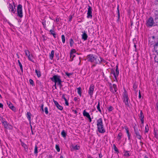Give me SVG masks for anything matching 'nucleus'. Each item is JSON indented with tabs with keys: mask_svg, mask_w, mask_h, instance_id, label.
Masks as SVG:
<instances>
[{
	"mask_svg": "<svg viewBox=\"0 0 158 158\" xmlns=\"http://www.w3.org/2000/svg\"><path fill=\"white\" fill-rule=\"evenodd\" d=\"M87 58L88 61L94 63L96 64H100L102 62H105V60L102 58L100 57L99 59L97 56L93 54L88 55Z\"/></svg>",
	"mask_w": 158,
	"mask_h": 158,
	"instance_id": "1",
	"label": "nucleus"
},
{
	"mask_svg": "<svg viewBox=\"0 0 158 158\" xmlns=\"http://www.w3.org/2000/svg\"><path fill=\"white\" fill-rule=\"evenodd\" d=\"M7 7L9 11L12 14H15L16 12V9L14 2L12 0H9L7 1Z\"/></svg>",
	"mask_w": 158,
	"mask_h": 158,
	"instance_id": "2",
	"label": "nucleus"
},
{
	"mask_svg": "<svg viewBox=\"0 0 158 158\" xmlns=\"http://www.w3.org/2000/svg\"><path fill=\"white\" fill-rule=\"evenodd\" d=\"M110 74L113 75L114 79V81L117 82L118 81L117 77H118L119 74V71L118 69V64H117L116 66V69L115 68L112 69H111Z\"/></svg>",
	"mask_w": 158,
	"mask_h": 158,
	"instance_id": "3",
	"label": "nucleus"
},
{
	"mask_svg": "<svg viewBox=\"0 0 158 158\" xmlns=\"http://www.w3.org/2000/svg\"><path fill=\"white\" fill-rule=\"evenodd\" d=\"M61 77L58 75H55L53 76L52 77L50 78L51 80L53 82H55V83H57V85L60 86V87L62 86L61 83L62 81L60 79Z\"/></svg>",
	"mask_w": 158,
	"mask_h": 158,
	"instance_id": "4",
	"label": "nucleus"
},
{
	"mask_svg": "<svg viewBox=\"0 0 158 158\" xmlns=\"http://www.w3.org/2000/svg\"><path fill=\"white\" fill-rule=\"evenodd\" d=\"M146 26L148 27H152L155 26L154 20L153 18L150 17L146 21Z\"/></svg>",
	"mask_w": 158,
	"mask_h": 158,
	"instance_id": "5",
	"label": "nucleus"
},
{
	"mask_svg": "<svg viewBox=\"0 0 158 158\" xmlns=\"http://www.w3.org/2000/svg\"><path fill=\"white\" fill-rule=\"evenodd\" d=\"M17 15L20 18L23 17L22 6L21 4H19L17 7Z\"/></svg>",
	"mask_w": 158,
	"mask_h": 158,
	"instance_id": "6",
	"label": "nucleus"
},
{
	"mask_svg": "<svg viewBox=\"0 0 158 158\" xmlns=\"http://www.w3.org/2000/svg\"><path fill=\"white\" fill-rule=\"evenodd\" d=\"M92 7L89 6H88L87 17L91 19L92 18Z\"/></svg>",
	"mask_w": 158,
	"mask_h": 158,
	"instance_id": "7",
	"label": "nucleus"
},
{
	"mask_svg": "<svg viewBox=\"0 0 158 158\" xmlns=\"http://www.w3.org/2000/svg\"><path fill=\"white\" fill-rule=\"evenodd\" d=\"M94 88V85L93 84H91L89 88V89L88 91V93L90 96L91 98L92 97L93 95Z\"/></svg>",
	"mask_w": 158,
	"mask_h": 158,
	"instance_id": "8",
	"label": "nucleus"
},
{
	"mask_svg": "<svg viewBox=\"0 0 158 158\" xmlns=\"http://www.w3.org/2000/svg\"><path fill=\"white\" fill-rule=\"evenodd\" d=\"M155 26H158V11H156L154 16Z\"/></svg>",
	"mask_w": 158,
	"mask_h": 158,
	"instance_id": "9",
	"label": "nucleus"
},
{
	"mask_svg": "<svg viewBox=\"0 0 158 158\" xmlns=\"http://www.w3.org/2000/svg\"><path fill=\"white\" fill-rule=\"evenodd\" d=\"M134 130L137 138L139 139H141L142 137L140 134V130H139L135 127H134Z\"/></svg>",
	"mask_w": 158,
	"mask_h": 158,
	"instance_id": "10",
	"label": "nucleus"
},
{
	"mask_svg": "<svg viewBox=\"0 0 158 158\" xmlns=\"http://www.w3.org/2000/svg\"><path fill=\"white\" fill-rule=\"evenodd\" d=\"M97 127L99 133H103L105 132L106 130L104 127L103 125L97 126Z\"/></svg>",
	"mask_w": 158,
	"mask_h": 158,
	"instance_id": "11",
	"label": "nucleus"
},
{
	"mask_svg": "<svg viewBox=\"0 0 158 158\" xmlns=\"http://www.w3.org/2000/svg\"><path fill=\"white\" fill-rule=\"evenodd\" d=\"M3 126L6 130H12L13 128L12 126L7 122L6 123L4 124Z\"/></svg>",
	"mask_w": 158,
	"mask_h": 158,
	"instance_id": "12",
	"label": "nucleus"
},
{
	"mask_svg": "<svg viewBox=\"0 0 158 158\" xmlns=\"http://www.w3.org/2000/svg\"><path fill=\"white\" fill-rule=\"evenodd\" d=\"M7 104L9 108L13 111H15L16 108L10 102H7Z\"/></svg>",
	"mask_w": 158,
	"mask_h": 158,
	"instance_id": "13",
	"label": "nucleus"
},
{
	"mask_svg": "<svg viewBox=\"0 0 158 158\" xmlns=\"http://www.w3.org/2000/svg\"><path fill=\"white\" fill-rule=\"evenodd\" d=\"M97 127L99 126L103 125L102 119L101 118H100L97 120Z\"/></svg>",
	"mask_w": 158,
	"mask_h": 158,
	"instance_id": "14",
	"label": "nucleus"
},
{
	"mask_svg": "<svg viewBox=\"0 0 158 158\" xmlns=\"http://www.w3.org/2000/svg\"><path fill=\"white\" fill-rule=\"evenodd\" d=\"M139 117L140 118V120L142 124H143L144 122V115L143 113L141 110L140 111V113L139 115Z\"/></svg>",
	"mask_w": 158,
	"mask_h": 158,
	"instance_id": "15",
	"label": "nucleus"
},
{
	"mask_svg": "<svg viewBox=\"0 0 158 158\" xmlns=\"http://www.w3.org/2000/svg\"><path fill=\"white\" fill-rule=\"evenodd\" d=\"M82 32L83 34L82 35V38L84 40H87L88 35L85 31Z\"/></svg>",
	"mask_w": 158,
	"mask_h": 158,
	"instance_id": "16",
	"label": "nucleus"
},
{
	"mask_svg": "<svg viewBox=\"0 0 158 158\" xmlns=\"http://www.w3.org/2000/svg\"><path fill=\"white\" fill-rule=\"evenodd\" d=\"M31 114L30 112H27V117L30 122H31Z\"/></svg>",
	"mask_w": 158,
	"mask_h": 158,
	"instance_id": "17",
	"label": "nucleus"
},
{
	"mask_svg": "<svg viewBox=\"0 0 158 158\" xmlns=\"http://www.w3.org/2000/svg\"><path fill=\"white\" fill-rule=\"evenodd\" d=\"M125 129L127 133V137L128 138V139L129 140L130 139V133L128 130V129L127 127H125Z\"/></svg>",
	"mask_w": 158,
	"mask_h": 158,
	"instance_id": "18",
	"label": "nucleus"
},
{
	"mask_svg": "<svg viewBox=\"0 0 158 158\" xmlns=\"http://www.w3.org/2000/svg\"><path fill=\"white\" fill-rule=\"evenodd\" d=\"M83 114L84 116L86 117L87 118L89 117L90 116V115L89 113L86 112L85 110H84L83 111Z\"/></svg>",
	"mask_w": 158,
	"mask_h": 158,
	"instance_id": "19",
	"label": "nucleus"
},
{
	"mask_svg": "<svg viewBox=\"0 0 158 158\" xmlns=\"http://www.w3.org/2000/svg\"><path fill=\"white\" fill-rule=\"evenodd\" d=\"M80 146H78L77 145L72 146V149L73 150H78L80 149Z\"/></svg>",
	"mask_w": 158,
	"mask_h": 158,
	"instance_id": "20",
	"label": "nucleus"
},
{
	"mask_svg": "<svg viewBox=\"0 0 158 158\" xmlns=\"http://www.w3.org/2000/svg\"><path fill=\"white\" fill-rule=\"evenodd\" d=\"M128 98L123 99V101L125 104L127 106H129V105L128 102Z\"/></svg>",
	"mask_w": 158,
	"mask_h": 158,
	"instance_id": "21",
	"label": "nucleus"
},
{
	"mask_svg": "<svg viewBox=\"0 0 158 158\" xmlns=\"http://www.w3.org/2000/svg\"><path fill=\"white\" fill-rule=\"evenodd\" d=\"M50 34L52 35L54 38H55L56 37V34L53 30H50Z\"/></svg>",
	"mask_w": 158,
	"mask_h": 158,
	"instance_id": "22",
	"label": "nucleus"
},
{
	"mask_svg": "<svg viewBox=\"0 0 158 158\" xmlns=\"http://www.w3.org/2000/svg\"><path fill=\"white\" fill-rule=\"evenodd\" d=\"M54 51L52 50L51 52V54L49 55V57L50 59L52 60L53 59L54 55Z\"/></svg>",
	"mask_w": 158,
	"mask_h": 158,
	"instance_id": "23",
	"label": "nucleus"
},
{
	"mask_svg": "<svg viewBox=\"0 0 158 158\" xmlns=\"http://www.w3.org/2000/svg\"><path fill=\"white\" fill-rule=\"evenodd\" d=\"M35 72L36 73L38 77H40L41 76V73L40 71L35 69Z\"/></svg>",
	"mask_w": 158,
	"mask_h": 158,
	"instance_id": "24",
	"label": "nucleus"
},
{
	"mask_svg": "<svg viewBox=\"0 0 158 158\" xmlns=\"http://www.w3.org/2000/svg\"><path fill=\"white\" fill-rule=\"evenodd\" d=\"M76 52V51L74 49H72L71 50V52L70 53V57L71 58L72 57V55L74 53H75Z\"/></svg>",
	"mask_w": 158,
	"mask_h": 158,
	"instance_id": "25",
	"label": "nucleus"
},
{
	"mask_svg": "<svg viewBox=\"0 0 158 158\" xmlns=\"http://www.w3.org/2000/svg\"><path fill=\"white\" fill-rule=\"evenodd\" d=\"M18 62L19 64V65L20 66L21 71L23 73V66H22L21 63L20 62V60H18Z\"/></svg>",
	"mask_w": 158,
	"mask_h": 158,
	"instance_id": "26",
	"label": "nucleus"
},
{
	"mask_svg": "<svg viewBox=\"0 0 158 158\" xmlns=\"http://www.w3.org/2000/svg\"><path fill=\"white\" fill-rule=\"evenodd\" d=\"M133 87L135 91L137 92V84L136 82H135L134 83Z\"/></svg>",
	"mask_w": 158,
	"mask_h": 158,
	"instance_id": "27",
	"label": "nucleus"
},
{
	"mask_svg": "<svg viewBox=\"0 0 158 158\" xmlns=\"http://www.w3.org/2000/svg\"><path fill=\"white\" fill-rule=\"evenodd\" d=\"M123 99L128 98V95H127V92H126V91H125L124 92V94L123 95Z\"/></svg>",
	"mask_w": 158,
	"mask_h": 158,
	"instance_id": "28",
	"label": "nucleus"
},
{
	"mask_svg": "<svg viewBox=\"0 0 158 158\" xmlns=\"http://www.w3.org/2000/svg\"><path fill=\"white\" fill-rule=\"evenodd\" d=\"M77 93L80 96H81V89L80 87L77 88Z\"/></svg>",
	"mask_w": 158,
	"mask_h": 158,
	"instance_id": "29",
	"label": "nucleus"
},
{
	"mask_svg": "<svg viewBox=\"0 0 158 158\" xmlns=\"http://www.w3.org/2000/svg\"><path fill=\"white\" fill-rule=\"evenodd\" d=\"M97 108L98 110V111L100 112L101 113L102 111H101V110L100 109V101H99V100H98V104L97 106Z\"/></svg>",
	"mask_w": 158,
	"mask_h": 158,
	"instance_id": "30",
	"label": "nucleus"
},
{
	"mask_svg": "<svg viewBox=\"0 0 158 158\" xmlns=\"http://www.w3.org/2000/svg\"><path fill=\"white\" fill-rule=\"evenodd\" d=\"M1 121L3 126L4 125V124L6 123L7 122L3 118H1Z\"/></svg>",
	"mask_w": 158,
	"mask_h": 158,
	"instance_id": "31",
	"label": "nucleus"
},
{
	"mask_svg": "<svg viewBox=\"0 0 158 158\" xmlns=\"http://www.w3.org/2000/svg\"><path fill=\"white\" fill-rule=\"evenodd\" d=\"M119 5H118L117 6V13H118V21L119 19L120 18V13H119Z\"/></svg>",
	"mask_w": 158,
	"mask_h": 158,
	"instance_id": "32",
	"label": "nucleus"
},
{
	"mask_svg": "<svg viewBox=\"0 0 158 158\" xmlns=\"http://www.w3.org/2000/svg\"><path fill=\"white\" fill-rule=\"evenodd\" d=\"M124 156L128 157L131 156V154L129 153V151H126L124 153Z\"/></svg>",
	"mask_w": 158,
	"mask_h": 158,
	"instance_id": "33",
	"label": "nucleus"
},
{
	"mask_svg": "<svg viewBox=\"0 0 158 158\" xmlns=\"http://www.w3.org/2000/svg\"><path fill=\"white\" fill-rule=\"evenodd\" d=\"M113 148L114 150L117 153H119V152L118 150V148L116 147L115 145V144H114L113 145Z\"/></svg>",
	"mask_w": 158,
	"mask_h": 158,
	"instance_id": "34",
	"label": "nucleus"
},
{
	"mask_svg": "<svg viewBox=\"0 0 158 158\" xmlns=\"http://www.w3.org/2000/svg\"><path fill=\"white\" fill-rule=\"evenodd\" d=\"M61 135L63 137H65L66 135V133L64 130H63L61 132Z\"/></svg>",
	"mask_w": 158,
	"mask_h": 158,
	"instance_id": "35",
	"label": "nucleus"
},
{
	"mask_svg": "<svg viewBox=\"0 0 158 158\" xmlns=\"http://www.w3.org/2000/svg\"><path fill=\"white\" fill-rule=\"evenodd\" d=\"M113 87L114 89V92H116L118 90L116 85L115 84H113Z\"/></svg>",
	"mask_w": 158,
	"mask_h": 158,
	"instance_id": "36",
	"label": "nucleus"
},
{
	"mask_svg": "<svg viewBox=\"0 0 158 158\" xmlns=\"http://www.w3.org/2000/svg\"><path fill=\"white\" fill-rule=\"evenodd\" d=\"M21 144L22 146H23L25 149H27V145L23 142H21Z\"/></svg>",
	"mask_w": 158,
	"mask_h": 158,
	"instance_id": "37",
	"label": "nucleus"
},
{
	"mask_svg": "<svg viewBox=\"0 0 158 158\" xmlns=\"http://www.w3.org/2000/svg\"><path fill=\"white\" fill-rule=\"evenodd\" d=\"M56 107L58 109L60 110H62L63 109V106L59 104Z\"/></svg>",
	"mask_w": 158,
	"mask_h": 158,
	"instance_id": "38",
	"label": "nucleus"
},
{
	"mask_svg": "<svg viewBox=\"0 0 158 158\" xmlns=\"http://www.w3.org/2000/svg\"><path fill=\"white\" fill-rule=\"evenodd\" d=\"M122 135V134L120 132L118 134L117 137H118V140H120V139L121 138Z\"/></svg>",
	"mask_w": 158,
	"mask_h": 158,
	"instance_id": "39",
	"label": "nucleus"
},
{
	"mask_svg": "<svg viewBox=\"0 0 158 158\" xmlns=\"http://www.w3.org/2000/svg\"><path fill=\"white\" fill-rule=\"evenodd\" d=\"M74 42L73 39H71L70 40V46L71 47H72L73 46V44H74Z\"/></svg>",
	"mask_w": 158,
	"mask_h": 158,
	"instance_id": "40",
	"label": "nucleus"
},
{
	"mask_svg": "<svg viewBox=\"0 0 158 158\" xmlns=\"http://www.w3.org/2000/svg\"><path fill=\"white\" fill-rule=\"evenodd\" d=\"M61 39L62 42L64 43L65 42V37L64 35H61Z\"/></svg>",
	"mask_w": 158,
	"mask_h": 158,
	"instance_id": "41",
	"label": "nucleus"
},
{
	"mask_svg": "<svg viewBox=\"0 0 158 158\" xmlns=\"http://www.w3.org/2000/svg\"><path fill=\"white\" fill-rule=\"evenodd\" d=\"M149 131V127L148 125L147 124L145 127V132H148Z\"/></svg>",
	"mask_w": 158,
	"mask_h": 158,
	"instance_id": "42",
	"label": "nucleus"
},
{
	"mask_svg": "<svg viewBox=\"0 0 158 158\" xmlns=\"http://www.w3.org/2000/svg\"><path fill=\"white\" fill-rule=\"evenodd\" d=\"M34 153L35 154H37L38 153L37 147L36 145H35V146Z\"/></svg>",
	"mask_w": 158,
	"mask_h": 158,
	"instance_id": "43",
	"label": "nucleus"
},
{
	"mask_svg": "<svg viewBox=\"0 0 158 158\" xmlns=\"http://www.w3.org/2000/svg\"><path fill=\"white\" fill-rule=\"evenodd\" d=\"M56 149L58 152H59L60 151V149L58 145L56 144Z\"/></svg>",
	"mask_w": 158,
	"mask_h": 158,
	"instance_id": "44",
	"label": "nucleus"
},
{
	"mask_svg": "<svg viewBox=\"0 0 158 158\" xmlns=\"http://www.w3.org/2000/svg\"><path fill=\"white\" fill-rule=\"evenodd\" d=\"M114 109L113 107L112 106H110L108 108V110L109 112H110L112 111Z\"/></svg>",
	"mask_w": 158,
	"mask_h": 158,
	"instance_id": "45",
	"label": "nucleus"
},
{
	"mask_svg": "<svg viewBox=\"0 0 158 158\" xmlns=\"http://www.w3.org/2000/svg\"><path fill=\"white\" fill-rule=\"evenodd\" d=\"M24 52L26 56H28V55H30V52L28 50H25Z\"/></svg>",
	"mask_w": 158,
	"mask_h": 158,
	"instance_id": "46",
	"label": "nucleus"
},
{
	"mask_svg": "<svg viewBox=\"0 0 158 158\" xmlns=\"http://www.w3.org/2000/svg\"><path fill=\"white\" fill-rule=\"evenodd\" d=\"M29 81L31 85H32V86H33L34 85V82L33 80L31 79H30Z\"/></svg>",
	"mask_w": 158,
	"mask_h": 158,
	"instance_id": "47",
	"label": "nucleus"
},
{
	"mask_svg": "<svg viewBox=\"0 0 158 158\" xmlns=\"http://www.w3.org/2000/svg\"><path fill=\"white\" fill-rule=\"evenodd\" d=\"M44 111L46 114H47L48 113V109L47 107H46L44 108Z\"/></svg>",
	"mask_w": 158,
	"mask_h": 158,
	"instance_id": "48",
	"label": "nucleus"
},
{
	"mask_svg": "<svg viewBox=\"0 0 158 158\" xmlns=\"http://www.w3.org/2000/svg\"><path fill=\"white\" fill-rule=\"evenodd\" d=\"M64 100L65 101V105L67 106H69V103L68 102V100H67V99L66 98H64Z\"/></svg>",
	"mask_w": 158,
	"mask_h": 158,
	"instance_id": "49",
	"label": "nucleus"
},
{
	"mask_svg": "<svg viewBox=\"0 0 158 158\" xmlns=\"http://www.w3.org/2000/svg\"><path fill=\"white\" fill-rule=\"evenodd\" d=\"M53 101L56 107L58 105H59V104L58 102L55 101L54 99H53Z\"/></svg>",
	"mask_w": 158,
	"mask_h": 158,
	"instance_id": "50",
	"label": "nucleus"
},
{
	"mask_svg": "<svg viewBox=\"0 0 158 158\" xmlns=\"http://www.w3.org/2000/svg\"><path fill=\"white\" fill-rule=\"evenodd\" d=\"M66 75L69 77H70V76L72 74V73H68L67 72L65 73Z\"/></svg>",
	"mask_w": 158,
	"mask_h": 158,
	"instance_id": "51",
	"label": "nucleus"
},
{
	"mask_svg": "<svg viewBox=\"0 0 158 158\" xmlns=\"http://www.w3.org/2000/svg\"><path fill=\"white\" fill-rule=\"evenodd\" d=\"M28 57V59H29V60L32 61V62H34L32 60V59H31V56H30V55H28V56H27Z\"/></svg>",
	"mask_w": 158,
	"mask_h": 158,
	"instance_id": "52",
	"label": "nucleus"
},
{
	"mask_svg": "<svg viewBox=\"0 0 158 158\" xmlns=\"http://www.w3.org/2000/svg\"><path fill=\"white\" fill-rule=\"evenodd\" d=\"M42 23L43 24V25L44 26L45 25H46V21L45 20H44L42 22Z\"/></svg>",
	"mask_w": 158,
	"mask_h": 158,
	"instance_id": "53",
	"label": "nucleus"
},
{
	"mask_svg": "<svg viewBox=\"0 0 158 158\" xmlns=\"http://www.w3.org/2000/svg\"><path fill=\"white\" fill-rule=\"evenodd\" d=\"M69 21L70 22L71 21H72V15H70L69 16Z\"/></svg>",
	"mask_w": 158,
	"mask_h": 158,
	"instance_id": "54",
	"label": "nucleus"
},
{
	"mask_svg": "<svg viewBox=\"0 0 158 158\" xmlns=\"http://www.w3.org/2000/svg\"><path fill=\"white\" fill-rule=\"evenodd\" d=\"M65 95H66V94H63L62 95V98L63 99H64V98H65Z\"/></svg>",
	"mask_w": 158,
	"mask_h": 158,
	"instance_id": "55",
	"label": "nucleus"
},
{
	"mask_svg": "<svg viewBox=\"0 0 158 158\" xmlns=\"http://www.w3.org/2000/svg\"><path fill=\"white\" fill-rule=\"evenodd\" d=\"M43 107H44V104H41V108L42 110L43 111H44Z\"/></svg>",
	"mask_w": 158,
	"mask_h": 158,
	"instance_id": "56",
	"label": "nucleus"
},
{
	"mask_svg": "<svg viewBox=\"0 0 158 158\" xmlns=\"http://www.w3.org/2000/svg\"><path fill=\"white\" fill-rule=\"evenodd\" d=\"M154 135H155V137L156 138H157L158 136L157 134L154 131Z\"/></svg>",
	"mask_w": 158,
	"mask_h": 158,
	"instance_id": "57",
	"label": "nucleus"
},
{
	"mask_svg": "<svg viewBox=\"0 0 158 158\" xmlns=\"http://www.w3.org/2000/svg\"><path fill=\"white\" fill-rule=\"evenodd\" d=\"M141 94L140 92V91H139V98H141Z\"/></svg>",
	"mask_w": 158,
	"mask_h": 158,
	"instance_id": "58",
	"label": "nucleus"
},
{
	"mask_svg": "<svg viewBox=\"0 0 158 158\" xmlns=\"http://www.w3.org/2000/svg\"><path fill=\"white\" fill-rule=\"evenodd\" d=\"M110 91L112 92V90H113V89H112V87L111 86V84L110 83Z\"/></svg>",
	"mask_w": 158,
	"mask_h": 158,
	"instance_id": "59",
	"label": "nucleus"
},
{
	"mask_svg": "<svg viewBox=\"0 0 158 158\" xmlns=\"http://www.w3.org/2000/svg\"><path fill=\"white\" fill-rule=\"evenodd\" d=\"M87 118H88L89 119V122H91L92 121V120H91V118L90 117V116H89V117H88Z\"/></svg>",
	"mask_w": 158,
	"mask_h": 158,
	"instance_id": "60",
	"label": "nucleus"
},
{
	"mask_svg": "<svg viewBox=\"0 0 158 158\" xmlns=\"http://www.w3.org/2000/svg\"><path fill=\"white\" fill-rule=\"evenodd\" d=\"M99 156L100 158H102V156L101 153L99 154Z\"/></svg>",
	"mask_w": 158,
	"mask_h": 158,
	"instance_id": "61",
	"label": "nucleus"
},
{
	"mask_svg": "<svg viewBox=\"0 0 158 158\" xmlns=\"http://www.w3.org/2000/svg\"><path fill=\"white\" fill-rule=\"evenodd\" d=\"M3 105L2 103H0V108H3Z\"/></svg>",
	"mask_w": 158,
	"mask_h": 158,
	"instance_id": "62",
	"label": "nucleus"
},
{
	"mask_svg": "<svg viewBox=\"0 0 158 158\" xmlns=\"http://www.w3.org/2000/svg\"><path fill=\"white\" fill-rule=\"evenodd\" d=\"M155 2V3L156 5L158 4V0H156Z\"/></svg>",
	"mask_w": 158,
	"mask_h": 158,
	"instance_id": "63",
	"label": "nucleus"
},
{
	"mask_svg": "<svg viewBox=\"0 0 158 158\" xmlns=\"http://www.w3.org/2000/svg\"><path fill=\"white\" fill-rule=\"evenodd\" d=\"M78 98L77 97H75L74 98V100L75 101H77L78 100Z\"/></svg>",
	"mask_w": 158,
	"mask_h": 158,
	"instance_id": "64",
	"label": "nucleus"
}]
</instances>
